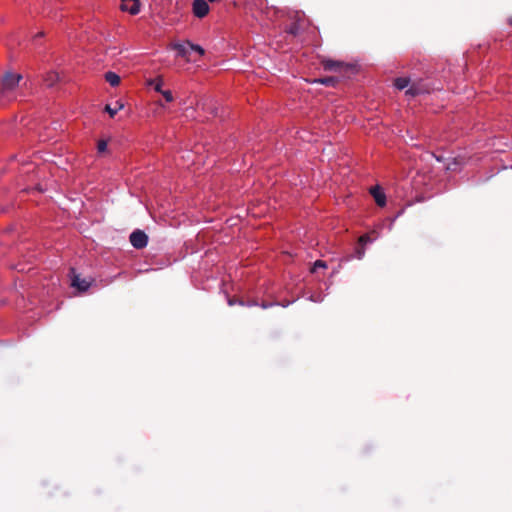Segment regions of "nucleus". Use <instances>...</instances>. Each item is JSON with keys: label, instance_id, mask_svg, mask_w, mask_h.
Instances as JSON below:
<instances>
[{"label": "nucleus", "instance_id": "nucleus-6", "mask_svg": "<svg viewBox=\"0 0 512 512\" xmlns=\"http://www.w3.org/2000/svg\"><path fill=\"white\" fill-rule=\"evenodd\" d=\"M173 49L176 51L178 56L186 58L188 61H196V58H193L191 55V47L189 46V42L186 44H175Z\"/></svg>", "mask_w": 512, "mask_h": 512}, {"label": "nucleus", "instance_id": "nucleus-24", "mask_svg": "<svg viewBox=\"0 0 512 512\" xmlns=\"http://www.w3.org/2000/svg\"><path fill=\"white\" fill-rule=\"evenodd\" d=\"M261 307H262V308H264V309H266V308H268V307H269V305H268L267 303H264V302H263V303L261 304Z\"/></svg>", "mask_w": 512, "mask_h": 512}, {"label": "nucleus", "instance_id": "nucleus-10", "mask_svg": "<svg viewBox=\"0 0 512 512\" xmlns=\"http://www.w3.org/2000/svg\"><path fill=\"white\" fill-rule=\"evenodd\" d=\"M314 83H319L325 86L334 87L338 83V78L333 76H327L322 78H317L313 81Z\"/></svg>", "mask_w": 512, "mask_h": 512}, {"label": "nucleus", "instance_id": "nucleus-25", "mask_svg": "<svg viewBox=\"0 0 512 512\" xmlns=\"http://www.w3.org/2000/svg\"><path fill=\"white\" fill-rule=\"evenodd\" d=\"M248 305H249V306H254V305H257V302L252 301V302H250Z\"/></svg>", "mask_w": 512, "mask_h": 512}, {"label": "nucleus", "instance_id": "nucleus-17", "mask_svg": "<svg viewBox=\"0 0 512 512\" xmlns=\"http://www.w3.org/2000/svg\"><path fill=\"white\" fill-rule=\"evenodd\" d=\"M189 46L191 47V55L193 53H196L198 54L199 57H201L202 55H204V49L199 46V45H194V44H191L189 43Z\"/></svg>", "mask_w": 512, "mask_h": 512}, {"label": "nucleus", "instance_id": "nucleus-9", "mask_svg": "<svg viewBox=\"0 0 512 512\" xmlns=\"http://www.w3.org/2000/svg\"><path fill=\"white\" fill-rule=\"evenodd\" d=\"M59 80L60 76L56 71H50L44 77V81L48 87L54 86Z\"/></svg>", "mask_w": 512, "mask_h": 512}, {"label": "nucleus", "instance_id": "nucleus-1", "mask_svg": "<svg viewBox=\"0 0 512 512\" xmlns=\"http://www.w3.org/2000/svg\"><path fill=\"white\" fill-rule=\"evenodd\" d=\"M21 79L22 76L20 74L6 73L2 79V92L14 90Z\"/></svg>", "mask_w": 512, "mask_h": 512}, {"label": "nucleus", "instance_id": "nucleus-23", "mask_svg": "<svg viewBox=\"0 0 512 512\" xmlns=\"http://www.w3.org/2000/svg\"><path fill=\"white\" fill-rule=\"evenodd\" d=\"M236 303H238V304H240V305H244V302H243L242 300H235V299H233V298H231V299H229V300H228V304H229L230 306H233V305H234V304H236Z\"/></svg>", "mask_w": 512, "mask_h": 512}, {"label": "nucleus", "instance_id": "nucleus-11", "mask_svg": "<svg viewBox=\"0 0 512 512\" xmlns=\"http://www.w3.org/2000/svg\"><path fill=\"white\" fill-rule=\"evenodd\" d=\"M105 80L113 87H116L120 84V76L112 71H108L105 73Z\"/></svg>", "mask_w": 512, "mask_h": 512}, {"label": "nucleus", "instance_id": "nucleus-21", "mask_svg": "<svg viewBox=\"0 0 512 512\" xmlns=\"http://www.w3.org/2000/svg\"><path fill=\"white\" fill-rule=\"evenodd\" d=\"M371 241L370 237L365 234V235H362L359 239H358V244L359 245H365L367 243H369Z\"/></svg>", "mask_w": 512, "mask_h": 512}, {"label": "nucleus", "instance_id": "nucleus-18", "mask_svg": "<svg viewBox=\"0 0 512 512\" xmlns=\"http://www.w3.org/2000/svg\"><path fill=\"white\" fill-rule=\"evenodd\" d=\"M326 267H327L326 262H324L322 260H317V261H315V263L311 269V272H316V270L318 268H326Z\"/></svg>", "mask_w": 512, "mask_h": 512}, {"label": "nucleus", "instance_id": "nucleus-8", "mask_svg": "<svg viewBox=\"0 0 512 512\" xmlns=\"http://www.w3.org/2000/svg\"><path fill=\"white\" fill-rule=\"evenodd\" d=\"M370 193L378 206L384 207L386 205V196L379 186L372 187Z\"/></svg>", "mask_w": 512, "mask_h": 512}, {"label": "nucleus", "instance_id": "nucleus-16", "mask_svg": "<svg viewBox=\"0 0 512 512\" xmlns=\"http://www.w3.org/2000/svg\"><path fill=\"white\" fill-rule=\"evenodd\" d=\"M299 30H300V27H299V24L297 22H294L292 23L288 28H287V32L293 36H296L299 34Z\"/></svg>", "mask_w": 512, "mask_h": 512}, {"label": "nucleus", "instance_id": "nucleus-27", "mask_svg": "<svg viewBox=\"0 0 512 512\" xmlns=\"http://www.w3.org/2000/svg\"><path fill=\"white\" fill-rule=\"evenodd\" d=\"M211 3L217 2L218 0H208Z\"/></svg>", "mask_w": 512, "mask_h": 512}, {"label": "nucleus", "instance_id": "nucleus-2", "mask_svg": "<svg viewBox=\"0 0 512 512\" xmlns=\"http://www.w3.org/2000/svg\"><path fill=\"white\" fill-rule=\"evenodd\" d=\"M321 65L323 66L325 71H335V72H341L343 70L352 68V66L349 64H346L341 61L332 60V59H322Z\"/></svg>", "mask_w": 512, "mask_h": 512}, {"label": "nucleus", "instance_id": "nucleus-19", "mask_svg": "<svg viewBox=\"0 0 512 512\" xmlns=\"http://www.w3.org/2000/svg\"><path fill=\"white\" fill-rule=\"evenodd\" d=\"M162 97L165 99L166 102H172L173 101V95L170 90L163 91L162 90Z\"/></svg>", "mask_w": 512, "mask_h": 512}, {"label": "nucleus", "instance_id": "nucleus-3", "mask_svg": "<svg viewBox=\"0 0 512 512\" xmlns=\"http://www.w3.org/2000/svg\"><path fill=\"white\" fill-rule=\"evenodd\" d=\"M130 243L136 249H142L146 247L148 243L147 235L141 230H135L129 237Z\"/></svg>", "mask_w": 512, "mask_h": 512}, {"label": "nucleus", "instance_id": "nucleus-4", "mask_svg": "<svg viewBox=\"0 0 512 512\" xmlns=\"http://www.w3.org/2000/svg\"><path fill=\"white\" fill-rule=\"evenodd\" d=\"M72 279L71 285L77 288L80 292H85L91 286L92 280L82 279L80 275L75 273L74 269H71Z\"/></svg>", "mask_w": 512, "mask_h": 512}, {"label": "nucleus", "instance_id": "nucleus-7", "mask_svg": "<svg viewBox=\"0 0 512 512\" xmlns=\"http://www.w3.org/2000/svg\"><path fill=\"white\" fill-rule=\"evenodd\" d=\"M121 10L127 11L132 15L139 12V1L138 0H121Z\"/></svg>", "mask_w": 512, "mask_h": 512}, {"label": "nucleus", "instance_id": "nucleus-13", "mask_svg": "<svg viewBox=\"0 0 512 512\" xmlns=\"http://www.w3.org/2000/svg\"><path fill=\"white\" fill-rule=\"evenodd\" d=\"M410 84V79L405 77H399L395 79L394 85L397 89L403 90L407 88Z\"/></svg>", "mask_w": 512, "mask_h": 512}, {"label": "nucleus", "instance_id": "nucleus-5", "mask_svg": "<svg viewBox=\"0 0 512 512\" xmlns=\"http://www.w3.org/2000/svg\"><path fill=\"white\" fill-rule=\"evenodd\" d=\"M192 11L195 17L204 18L209 13V5L206 0H194Z\"/></svg>", "mask_w": 512, "mask_h": 512}, {"label": "nucleus", "instance_id": "nucleus-26", "mask_svg": "<svg viewBox=\"0 0 512 512\" xmlns=\"http://www.w3.org/2000/svg\"><path fill=\"white\" fill-rule=\"evenodd\" d=\"M43 35H44V33H43V32H40V33H38L35 37H41V36H43Z\"/></svg>", "mask_w": 512, "mask_h": 512}, {"label": "nucleus", "instance_id": "nucleus-14", "mask_svg": "<svg viewBox=\"0 0 512 512\" xmlns=\"http://www.w3.org/2000/svg\"><path fill=\"white\" fill-rule=\"evenodd\" d=\"M423 93V89L420 88L418 85L416 84H412L407 90H406V95H409L411 97H415L419 94Z\"/></svg>", "mask_w": 512, "mask_h": 512}, {"label": "nucleus", "instance_id": "nucleus-20", "mask_svg": "<svg viewBox=\"0 0 512 512\" xmlns=\"http://www.w3.org/2000/svg\"><path fill=\"white\" fill-rule=\"evenodd\" d=\"M355 254H356V257L358 259H361L364 254H365V249H364V245H359L356 249H355Z\"/></svg>", "mask_w": 512, "mask_h": 512}, {"label": "nucleus", "instance_id": "nucleus-22", "mask_svg": "<svg viewBox=\"0 0 512 512\" xmlns=\"http://www.w3.org/2000/svg\"><path fill=\"white\" fill-rule=\"evenodd\" d=\"M98 152H104L107 149V142L100 140L97 144Z\"/></svg>", "mask_w": 512, "mask_h": 512}, {"label": "nucleus", "instance_id": "nucleus-12", "mask_svg": "<svg viewBox=\"0 0 512 512\" xmlns=\"http://www.w3.org/2000/svg\"><path fill=\"white\" fill-rule=\"evenodd\" d=\"M124 107V104L120 101L116 102L115 107H111L110 105L105 106V111L110 115V117H114L118 110H121Z\"/></svg>", "mask_w": 512, "mask_h": 512}, {"label": "nucleus", "instance_id": "nucleus-28", "mask_svg": "<svg viewBox=\"0 0 512 512\" xmlns=\"http://www.w3.org/2000/svg\"><path fill=\"white\" fill-rule=\"evenodd\" d=\"M509 24L512 26V18L509 19Z\"/></svg>", "mask_w": 512, "mask_h": 512}, {"label": "nucleus", "instance_id": "nucleus-15", "mask_svg": "<svg viewBox=\"0 0 512 512\" xmlns=\"http://www.w3.org/2000/svg\"><path fill=\"white\" fill-rule=\"evenodd\" d=\"M147 85L152 86L157 93H160V76L147 80Z\"/></svg>", "mask_w": 512, "mask_h": 512}]
</instances>
